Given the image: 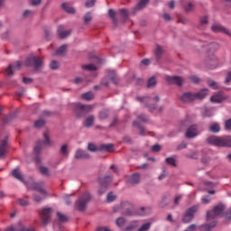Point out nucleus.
Returning a JSON list of instances; mask_svg holds the SVG:
<instances>
[{
  "instance_id": "obj_29",
  "label": "nucleus",
  "mask_w": 231,
  "mask_h": 231,
  "mask_svg": "<svg viewBox=\"0 0 231 231\" xmlns=\"http://www.w3.org/2000/svg\"><path fill=\"white\" fill-rule=\"evenodd\" d=\"M68 49V45H62L60 46L55 52V55H58L59 57H62V55H65L66 50Z\"/></svg>"
},
{
  "instance_id": "obj_3",
  "label": "nucleus",
  "mask_w": 231,
  "mask_h": 231,
  "mask_svg": "<svg viewBox=\"0 0 231 231\" xmlns=\"http://www.w3.org/2000/svg\"><path fill=\"white\" fill-rule=\"evenodd\" d=\"M114 212L115 213L122 212L123 215L126 217H133L135 215V211L134 209L133 205L128 201H124L121 203V205L116 206L114 208Z\"/></svg>"
},
{
  "instance_id": "obj_33",
  "label": "nucleus",
  "mask_w": 231,
  "mask_h": 231,
  "mask_svg": "<svg viewBox=\"0 0 231 231\" xmlns=\"http://www.w3.org/2000/svg\"><path fill=\"white\" fill-rule=\"evenodd\" d=\"M81 97L85 100L90 101L94 98V94L91 91H88L87 93H83Z\"/></svg>"
},
{
  "instance_id": "obj_25",
  "label": "nucleus",
  "mask_w": 231,
  "mask_h": 231,
  "mask_svg": "<svg viewBox=\"0 0 231 231\" xmlns=\"http://www.w3.org/2000/svg\"><path fill=\"white\" fill-rule=\"evenodd\" d=\"M217 226L216 221H212L209 225L204 224L200 226V231H211V228L215 227Z\"/></svg>"
},
{
  "instance_id": "obj_38",
  "label": "nucleus",
  "mask_w": 231,
  "mask_h": 231,
  "mask_svg": "<svg viewBox=\"0 0 231 231\" xmlns=\"http://www.w3.org/2000/svg\"><path fill=\"white\" fill-rule=\"evenodd\" d=\"M208 85L209 88H211L212 89H215V90L219 88L218 83L212 79L208 80Z\"/></svg>"
},
{
  "instance_id": "obj_32",
  "label": "nucleus",
  "mask_w": 231,
  "mask_h": 231,
  "mask_svg": "<svg viewBox=\"0 0 231 231\" xmlns=\"http://www.w3.org/2000/svg\"><path fill=\"white\" fill-rule=\"evenodd\" d=\"M134 126L137 127L140 130V135L144 136L145 135V130L142 126V125L139 124L138 121H134Z\"/></svg>"
},
{
  "instance_id": "obj_41",
  "label": "nucleus",
  "mask_w": 231,
  "mask_h": 231,
  "mask_svg": "<svg viewBox=\"0 0 231 231\" xmlns=\"http://www.w3.org/2000/svg\"><path fill=\"white\" fill-rule=\"evenodd\" d=\"M61 6L63 10L69 14H74L76 12L75 9L72 7H69L68 4H63Z\"/></svg>"
},
{
  "instance_id": "obj_43",
  "label": "nucleus",
  "mask_w": 231,
  "mask_h": 231,
  "mask_svg": "<svg viewBox=\"0 0 231 231\" xmlns=\"http://www.w3.org/2000/svg\"><path fill=\"white\" fill-rule=\"evenodd\" d=\"M59 67H60V64L59 61H57V60H52V61L50 63V68H51V69H52V70H57V69H59Z\"/></svg>"
},
{
  "instance_id": "obj_7",
  "label": "nucleus",
  "mask_w": 231,
  "mask_h": 231,
  "mask_svg": "<svg viewBox=\"0 0 231 231\" xmlns=\"http://www.w3.org/2000/svg\"><path fill=\"white\" fill-rule=\"evenodd\" d=\"M92 105H83L81 103L75 104V112L78 116H84L86 114L89 113L93 109Z\"/></svg>"
},
{
  "instance_id": "obj_50",
  "label": "nucleus",
  "mask_w": 231,
  "mask_h": 231,
  "mask_svg": "<svg viewBox=\"0 0 231 231\" xmlns=\"http://www.w3.org/2000/svg\"><path fill=\"white\" fill-rule=\"evenodd\" d=\"M166 163L173 166V167H177V163H176V160L174 158H167L165 160Z\"/></svg>"
},
{
  "instance_id": "obj_4",
  "label": "nucleus",
  "mask_w": 231,
  "mask_h": 231,
  "mask_svg": "<svg viewBox=\"0 0 231 231\" xmlns=\"http://www.w3.org/2000/svg\"><path fill=\"white\" fill-rule=\"evenodd\" d=\"M207 142L218 147H231V139L229 137L210 136L207 139Z\"/></svg>"
},
{
  "instance_id": "obj_44",
  "label": "nucleus",
  "mask_w": 231,
  "mask_h": 231,
  "mask_svg": "<svg viewBox=\"0 0 231 231\" xmlns=\"http://www.w3.org/2000/svg\"><path fill=\"white\" fill-rule=\"evenodd\" d=\"M114 145L113 144H102L100 146V150H105L107 152H113Z\"/></svg>"
},
{
  "instance_id": "obj_63",
  "label": "nucleus",
  "mask_w": 231,
  "mask_h": 231,
  "mask_svg": "<svg viewBox=\"0 0 231 231\" xmlns=\"http://www.w3.org/2000/svg\"><path fill=\"white\" fill-rule=\"evenodd\" d=\"M88 149L90 152H97V146L93 143H89L88 146Z\"/></svg>"
},
{
  "instance_id": "obj_40",
  "label": "nucleus",
  "mask_w": 231,
  "mask_h": 231,
  "mask_svg": "<svg viewBox=\"0 0 231 231\" xmlns=\"http://www.w3.org/2000/svg\"><path fill=\"white\" fill-rule=\"evenodd\" d=\"M209 131L211 133L217 134L220 131V126L217 125V123H215L214 125H211Z\"/></svg>"
},
{
  "instance_id": "obj_36",
  "label": "nucleus",
  "mask_w": 231,
  "mask_h": 231,
  "mask_svg": "<svg viewBox=\"0 0 231 231\" xmlns=\"http://www.w3.org/2000/svg\"><path fill=\"white\" fill-rule=\"evenodd\" d=\"M151 226H152V223H150V222L144 223V224H143V225L137 229V231H148V230H150Z\"/></svg>"
},
{
  "instance_id": "obj_22",
  "label": "nucleus",
  "mask_w": 231,
  "mask_h": 231,
  "mask_svg": "<svg viewBox=\"0 0 231 231\" xmlns=\"http://www.w3.org/2000/svg\"><path fill=\"white\" fill-rule=\"evenodd\" d=\"M75 158L78 159V160H80V159H89L90 156L86 152L79 149V150H77V152L75 153Z\"/></svg>"
},
{
  "instance_id": "obj_51",
  "label": "nucleus",
  "mask_w": 231,
  "mask_h": 231,
  "mask_svg": "<svg viewBox=\"0 0 231 231\" xmlns=\"http://www.w3.org/2000/svg\"><path fill=\"white\" fill-rule=\"evenodd\" d=\"M14 117V114H10L9 116H6L5 117H4L3 123L8 124L9 122H11L13 120Z\"/></svg>"
},
{
  "instance_id": "obj_45",
  "label": "nucleus",
  "mask_w": 231,
  "mask_h": 231,
  "mask_svg": "<svg viewBox=\"0 0 231 231\" xmlns=\"http://www.w3.org/2000/svg\"><path fill=\"white\" fill-rule=\"evenodd\" d=\"M83 69L88 70V71H96L97 67L93 64H88V65H84L82 67Z\"/></svg>"
},
{
  "instance_id": "obj_49",
  "label": "nucleus",
  "mask_w": 231,
  "mask_h": 231,
  "mask_svg": "<svg viewBox=\"0 0 231 231\" xmlns=\"http://www.w3.org/2000/svg\"><path fill=\"white\" fill-rule=\"evenodd\" d=\"M92 20V14L90 13H87L84 16V23L88 24Z\"/></svg>"
},
{
  "instance_id": "obj_55",
  "label": "nucleus",
  "mask_w": 231,
  "mask_h": 231,
  "mask_svg": "<svg viewBox=\"0 0 231 231\" xmlns=\"http://www.w3.org/2000/svg\"><path fill=\"white\" fill-rule=\"evenodd\" d=\"M185 156L189 159L197 160L198 159V152H191V154L187 153Z\"/></svg>"
},
{
  "instance_id": "obj_47",
  "label": "nucleus",
  "mask_w": 231,
  "mask_h": 231,
  "mask_svg": "<svg viewBox=\"0 0 231 231\" xmlns=\"http://www.w3.org/2000/svg\"><path fill=\"white\" fill-rule=\"evenodd\" d=\"M60 153L64 156H68L69 152L68 151V144H64L60 148Z\"/></svg>"
},
{
  "instance_id": "obj_56",
  "label": "nucleus",
  "mask_w": 231,
  "mask_h": 231,
  "mask_svg": "<svg viewBox=\"0 0 231 231\" xmlns=\"http://www.w3.org/2000/svg\"><path fill=\"white\" fill-rule=\"evenodd\" d=\"M194 10V5L192 3H189L185 6V11L187 13L192 12Z\"/></svg>"
},
{
  "instance_id": "obj_19",
  "label": "nucleus",
  "mask_w": 231,
  "mask_h": 231,
  "mask_svg": "<svg viewBox=\"0 0 231 231\" xmlns=\"http://www.w3.org/2000/svg\"><path fill=\"white\" fill-rule=\"evenodd\" d=\"M211 30L214 32H223L224 34H226L228 36L231 37V32L226 29L225 27H223L222 25L220 24H214L212 27H211Z\"/></svg>"
},
{
  "instance_id": "obj_62",
  "label": "nucleus",
  "mask_w": 231,
  "mask_h": 231,
  "mask_svg": "<svg viewBox=\"0 0 231 231\" xmlns=\"http://www.w3.org/2000/svg\"><path fill=\"white\" fill-rule=\"evenodd\" d=\"M137 119L140 122H143V123H147L148 122V117L146 116H138Z\"/></svg>"
},
{
  "instance_id": "obj_10",
  "label": "nucleus",
  "mask_w": 231,
  "mask_h": 231,
  "mask_svg": "<svg viewBox=\"0 0 231 231\" xmlns=\"http://www.w3.org/2000/svg\"><path fill=\"white\" fill-rule=\"evenodd\" d=\"M23 65V61H16L15 64H9V66L5 69V74L7 76V77H12L15 71H18L22 69Z\"/></svg>"
},
{
  "instance_id": "obj_26",
  "label": "nucleus",
  "mask_w": 231,
  "mask_h": 231,
  "mask_svg": "<svg viewBox=\"0 0 231 231\" xmlns=\"http://www.w3.org/2000/svg\"><path fill=\"white\" fill-rule=\"evenodd\" d=\"M150 0H139L137 3V6H135V10H143L149 4Z\"/></svg>"
},
{
  "instance_id": "obj_23",
  "label": "nucleus",
  "mask_w": 231,
  "mask_h": 231,
  "mask_svg": "<svg viewBox=\"0 0 231 231\" xmlns=\"http://www.w3.org/2000/svg\"><path fill=\"white\" fill-rule=\"evenodd\" d=\"M146 107L149 109L150 112L162 113L163 110V106L158 107L156 104H146Z\"/></svg>"
},
{
  "instance_id": "obj_24",
  "label": "nucleus",
  "mask_w": 231,
  "mask_h": 231,
  "mask_svg": "<svg viewBox=\"0 0 231 231\" xmlns=\"http://www.w3.org/2000/svg\"><path fill=\"white\" fill-rule=\"evenodd\" d=\"M19 226H20V228H14L13 226H10V227L6 228L5 231H34V228H32V227L25 228L22 225V223H19Z\"/></svg>"
},
{
  "instance_id": "obj_46",
  "label": "nucleus",
  "mask_w": 231,
  "mask_h": 231,
  "mask_svg": "<svg viewBox=\"0 0 231 231\" xmlns=\"http://www.w3.org/2000/svg\"><path fill=\"white\" fill-rule=\"evenodd\" d=\"M46 122L44 121V119H38L35 123H34V127L36 128H41L43 125H45Z\"/></svg>"
},
{
  "instance_id": "obj_61",
  "label": "nucleus",
  "mask_w": 231,
  "mask_h": 231,
  "mask_svg": "<svg viewBox=\"0 0 231 231\" xmlns=\"http://www.w3.org/2000/svg\"><path fill=\"white\" fill-rule=\"evenodd\" d=\"M120 14L124 18H127L129 16V12L126 9H121Z\"/></svg>"
},
{
  "instance_id": "obj_34",
  "label": "nucleus",
  "mask_w": 231,
  "mask_h": 231,
  "mask_svg": "<svg viewBox=\"0 0 231 231\" xmlns=\"http://www.w3.org/2000/svg\"><path fill=\"white\" fill-rule=\"evenodd\" d=\"M140 181V175L138 173H135L130 177V183L132 184H137Z\"/></svg>"
},
{
  "instance_id": "obj_53",
  "label": "nucleus",
  "mask_w": 231,
  "mask_h": 231,
  "mask_svg": "<svg viewBox=\"0 0 231 231\" xmlns=\"http://www.w3.org/2000/svg\"><path fill=\"white\" fill-rule=\"evenodd\" d=\"M107 116H108V112L106 111V110H103V111H101V112L99 113V118H100L101 120H105L106 118H107Z\"/></svg>"
},
{
  "instance_id": "obj_16",
  "label": "nucleus",
  "mask_w": 231,
  "mask_h": 231,
  "mask_svg": "<svg viewBox=\"0 0 231 231\" xmlns=\"http://www.w3.org/2000/svg\"><path fill=\"white\" fill-rule=\"evenodd\" d=\"M165 80L170 85H177L181 87L183 85V79L180 76H165Z\"/></svg>"
},
{
  "instance_id": "obj_58",
  "label": "nucleus",
  "mask_w": 231,
  "mask_h": 231,
  "mask_svg": "<svg viewBox=\"0 0 231 231\" xmlns=\"http://www.w3.org/2000/svg\"><path fill=\"white\" fill-rule=\"evenodd\" d=\"M108 14H109V16H110L114 21H116V13L115 10L110 9V10L108 11Z\"/></svg>"
},
{
  "instance_id": "obj_60",
  "label": "nucleus",
  "mask_w": 231,
  "mask_h": 231,
  "mask_svg": "<svg viewBox=\"0 0 231 231\" xmlns=\"http://www.w3.org/2000/svg\"><path fill=\"white\" fill-rule=\"evenodd\" d=\"M33 12L31 11V10H26L23 14V16L24 18H27V17H30V16H32L33 15Z\"/></svg>"
},
{
  "instance_id": "obj_6",
  "label": "nucleus",
  "mask_w": 231,
  "mask_h": 231,
  "mask_svg": "<svg viewBox=\"0 0 231 231\" xmlns=\"http://www.w3.org/2000/svg\"><path fill=\"white\" fill-rule=\"evenodd\" d=\"M91 200V196L88 192H84L79 199L76 202L77 209L83 212L87 207V204Z\"/></svg>"
},
{
  "instance_id": "obj_54",
  "label": "nucleus",
  "mask_w": 231,
  "mask_h": 231,
  "mask_svg": "<svg viewBox=\"0 0 231 231\" xmlns=\"http://www.w3.org/2000/svg\"><path fill=\"white\" fill-rule=\"evenodd\" d=\"M182 198H183L182 195L176 196L175 199H174V205L175 206H180V203L182 200Z\"/></svg>"
},
{
  "instance_id": "obj_57",
  "label": "nucleus",
  "mask_w": 231,
  "mask_h": 231,
  "mask_svg": "<svg viewBox=\"0 0 231 231\" xmlns=\"http://www.w3.org/2000/svg\"><path fill=\"white\" fill-rule=\"evenodd\" d=\"M188 147V143L186 142H182L180 144L177 146V150L180 151L186 149Z\"/></svg>"
},
{
  "instance_id": "obj_52",
  "label": "nucleus",
  "mask_w": 231,
  "mask_h": 231,
  "mask_svg": "<svg viewBox=\"0 0 231 231\" xmlns=\"http://www.w3.org/2000/svg\"><path fill=\"white\" fill-rule=\"evenodd\" d=\"M141 211H142L140 213L141 216H146V215L150 214L151 208H141Z\"/></svg>"
},
{
  "instance_id": "obj_17",
  "label": "nucleus",
  "mask_w": 231,
  "mask_h": 231,
  "mask_svg": "<svg viewBox=\"0 0 231 231\" xmlns=\"http://www.w3.org/2000/svg\"><path fill=\"white\" fill-rule=\"evenodd\" d=\"M198 134H199L198 132V125H191V126H189L187 129L185 136L189 139H192L198 136Z\"/></svg>"
},
{
  "instance_id": "obj_2",
  "label": "nucleus",
  "mask_w": 231,
  "mask_h": 231,
  "mask_svg": "<svg viewBox=\"0 0 231 231\" xmlns=\"http://www.w3.org/2000/svg\"><path fill=\"white\" fill-rule=\"evenodd\" d=\"M44 136V142L42 141H38V143H36L33 152L35 153V162L37 163H40L42 162V157H41V153L43 149V146H51L52 144V142L50 138L49 133L46 132L43 134Z\"/></svg>"
},
{
  "instance_id": "obj_20",
  "label": "nucleus",
  "mask_w": 231,
  "mask_h": 231,
  "mask_svg": "<svg viewBox=\"0 0 231 231\" xmlns=\"http://www.w3.org/2000/svg\"><path fill=\"white\" fill-rule=\"evenodd\" d=\"M71 33V30H64V25H60L58 27V35L60 38L64 39Z\"/></svg>"
},
{
  "instance_id": "obj_8",
  "label": "nucleus",
  "mask_w": 231,
  "mask_h": 231,
  "mask_svg": "<svg viewBox=\"0 0 231 231\" xmlns=\"http://www.w3.org/2000/svg\"><path fill=\"white\" fill-rule=\"evenodd\" d=\"M225 210V207L222 204L217 205L212 210L207 212V221L215 219L219 217Z\"/></svg>"
},
{
  "instance_id": "obj_12",
  "label": "nucleus",
  "mask_w": 231,
  "mask_h": 231,
  "mask_svg": "<svg viewBox=\"0 0 231 231\" xmlns=\"http://www.w3.org/2000/svg\"><path fill=\"white\" fill-rule=\"evenodd\" d=\"M51 213H52V208H46L42 210V226H48L51 222Z\"/></svg>"
},
{
  "instance_id": "obj_21",
  "label": "nucleus",
  "mask_w": 231,
  "mask_h": 231,
  "mask_svg": "<svg viewBox=\"0 0 231 231\" xmlns=\"http://www.w3.org/2000/svg\"><path fill=\"white\" fill-rule=\"evenodd\" d=\"M11 175L22 182L24 181L23 176L20 169H18V168H15L14 170H13L11 171Z\"/></svg>"
},
{
  "instance_id": "obj_9",
  "label": "nucleus",
  "mask_w": 231,
  "mask_h": 231,
  "mask_svg": "<svg viewBox=\"0 0 231 231\" xmlns=\"http://www.w3.org/2000/svg\"><path fill=\"white\" fill-rule=\"evenodd\" d=\"M112 180H113L112 175H106L104 178H99V183H100V188L98 189L99 196H102V194H105L108 185L111 183Z\"/></svg>"
},
{
  "instance_id": "obj_35",
  "label": "nucleus",
  "mask_w": 231,
  "mask_h": 231,
  "mask_svg": "<svg viewBox=\"0 0 231 231\" xmlns=\"http://www.w3.org/2000/svg\"><path fill=\"white\" fill-rule=\"evenodd\" d=\"M116 223L118 227H123L126 223V219L123 217H120L116 220Z\"/></svg>"
},
{
  "instance_id": "obj_42",
  "label": "nucleus",
  "mask_w": 231,
  "mask_h": 231,
  "mask_svg": "<svg viewBox=\"0 0 231 231\" xmlns=\"http://www.w3.org/2000/svg\"><path fill=\"white\" fill-rule=\"evenodd\" d=\"M116 198L117 197L116 195H114L113 192H109L107 194L106 202L107 203H112V202L116 200Z\"/></svg>"
},
{
  "instance_id": "obj_28",
  "label": "nucleus",
  "mask_w": 231,
  "mask_h": 231,
  "mask_svg": "<svg viewBox=\"0 0 231 231\" xmlns=\"http://www.w3.org/2000/svg\"><path fill=\"white\" fill-rule=\"evenodd\" d=\"M94 120H95L94 116H88V117L85 119L84 125L88 128L91 127L94 124Z\"/></svg>"
},
{
  "instance_id": "obj_13",
  "label": "nucleus",
  "mask_w": 231,
  "mask_h": 231,
  "mask_svg": "<svg viewBox=\"0 0 231 231\" xmlns=\"http://www.w3.org/2000/svg\"><path fill=\"white\" fill-rule=\"evenodd\" d=\"M9 137L5 136L1 142H0V160L5 159L9 149Z\"/></svg>"
},
{
  "instance_id": "obj_11",
  "label": "nucleus",
  "mask_w": 231,
  "mask_h": 231,
  "mask_svg": "<svg viewBox=\"0 0 231 231\" xmlns=\"http://www.w3.org/2000/svg\"><path fill=\"white\" fill-rule=\"evenodd\" d=\"M199 209V206H193V207L189 208L186 211V213L182 218L183 223L188 224L190 221H192V219L194 218V214H196V212H198Z\"/></svg>"
},
{
  "instance_id": "obj_18",
  "label": "nucleus",
  "mask_w": 231,
  "mask_h": 231,
  "mask_svg": "<svg viewBox=\"0 0 231 231\" xmlns=\"http://www.w3.org/2000/svg\"><path fill=\"white\" fill-rule=\"evenodd\" d=\"M227 96H226L223 92H217V94L213 95L210 98V101L212 103H217V104H220L222 103L223 101L226 100L227 99Z\"/></svg>"
},
{
  "instance_id": "obj_48",
  "label": "nucleus",
  "mask_w": 231,
  "mask_h": 231,
  "mask_svg": "<svg viewBox=\"0 0 231 231\" xmlns=\"http://www.w3.org/2000/svg\"><path fill=\"white\" fill-rule=\"evenodd\" d=\"M108 76H109L110 79H111L115 84H117V79H116V78L115 77V76H116V71H115V70H109Z\"/></svg>"
},
{
  "instance_id": "obj_15",
  "label": "nucleus",
  "mask_w": 231,
  "mask_h": 231,
  "mask_svg": "<svg viewBox=\"0 0 231 231\" xmlns=\"http://www.w3.org/2000/svg\"><path fill=\"white\" fill-rule=\"evenodd\" d=\"M27 189H31L32 190H37L42 196H47V191L44 189V182L37 183L33 182L30 186L27 187Z\"/></svg>"
},
{
  "instance_id": "obj_59",
  "label": "nucleus",
  "mask_w": 231,
  "mask_h": 231,
  "mask_svg": "<svg viewBox=\"0 0 231 231\" xmlns=\"http://www.w3.org/2000/svg\"><path fill=\"white\" fill-rule=\"evenodd\" d=\"M225 129L227 131H231V118L227 119V121H226Z\"/></svg>"
},
{
  "instance_id": "obj_30",
  "label": "nucleus",
  "mask_w": 231,
  "mask_h": 231,
  "mask_svg": "<svg viewBox=\"0 0 231 231\" xmlns=\"http://www.w3.org/2000/svg\"><path fill=\"white\" fill-rule=\"evenodd\" d=\"M162 53H163L162 47L160 45H157L155 51H154V55H155L157 60H159L161 59V57L162 56Z\"/></svg>"
},
{
  "instance_id": "obj_1",
  "label": "nucleus",
  "mask_w": 231,
  "mask_h": 231,
  "mask_svg": "<svg viewBox=\"0 0 231 231\" xmlns=\"http://www.w3.org/2000/svg\"><path fill=\"white\" fill-rule=\"evenodd\" d=\"M208 94V90L207 88L201 89L197 93L186 92L180 96V101L183 103H192L197 99H204L207 97Z\"/></svg>"
},
{
  "instance_id": "obj_39",
  "label": "nucleus",
  "mask_w": 231,
  "mask_h": 231,
  "mask_svg": "<svg viewBox=\"0 0 231 231\" xmlns=\"http://www.w3.org/2000/svg\"><path fill=\"white\" fill-rule=\"evenodd\" d=\"M39 171H40V172H41L42 175H44V176H50V175H51V174H50V170H49V168H47V167L40 166V167H39Z\"/></svg>"
},
{
  "instance_id": "obj_5",
  "label": "nucleus",
  "mask_w": 231,
  "mask_h": 231,
  "mask_svg": "<svg viewBox=\"0 0 231 231\" xmlns=\"http://www.w3.org/2000/svg\"><path fill=\"white\" fill-rule=\"evenodd\" d=\"M24 65L26 67H33L35 70H38L43 67L44 61L40 57H31L26 59Z\"/></svg>"
},
{
  "instance_id": "obj_27",
  "label": "nucleus",
  "mask_w": 231,
  "mask_h": 231,
  "mask_svg": "<svg viewBox=\"0 0 231 231\" xmlns=\"http://www.w3.org/2000/svg\"><path fill=\"white\" fill-rule=\"evenodd\" d=\"M218 48H219V45L217 42H211V43L208 44V46H207L208 51L212 52V53H213V51H217L218 50Z\"/></svg>"
},
{
  "instance_id": "obj_14",
  "label": "nucleus",
  "mask_w": 231,
  "mask_h": 231,
  "mask_svg": "<svg viewBox=\"0 0 231 231\" xmlns=\"http://www.w3.org/2000/svg\"><path fill=\"white\" fill-rule=\"evenodd\" d=\"M206 66L209 69H215L219 66V60L214 54H212L207 58Z\"/></svg>"
},
{
  "instance_id": "obj_37",
  "label": "nucleus",
  "mask_w": 231,
  "mask_h": 231,
  "mask_svg": "<svg viewBox=\"0 0 231 231\" xmlns=\"http://www.w3.org/2000/svg\"><path fill=\"white\" fill-rule=\"evenodd\" d=\"M57 217L60 222L61 223H66L68 222V216L60 213V212H57Z\"/></svg>"
},
{
  "instance_id": "obj_31",
  "label": "nucleus",
  "mask_w": 231,
  "mask_h": 231,
  "mask_svg": "<svg viewBox=\"0 0 231 231\" xmlns=\"http://www.w3.org/2000/svg\"><path fill=\"white\" fill-rule=\"evenodd\" d=\"M157 85V79L155 77H151L147 81V88H151Z\"/></svg>"
},
{
  "instance_id": "obj_64",
  "label": "nucleus",
  "mask_w": 231,
  "mask_h": 231,
  "mask_svg": "<svg viewBox=\"0 0 231 231\" xmlns=\"http://www.w3.org/2000/svg\"><path fill=\"white\" fill-rule=\"evenodd\" d=\"M207 23H208V18H207V16H205V17L201 18L200 24H199V28L201 29V26H203V25H205Z\"/></svg>"
}]
</instances>
